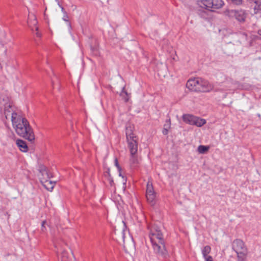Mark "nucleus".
Returning <instances> with one entry per match:
<instances>
[{
    "label": "nucleus",
    "mask_w": 261,
    "mask_h": 261,
    "mask_svg": "<svg viewBox=\"0 0 261 261\" xmlns=\"http://www.w3.org/2000/svg\"><path fill=\"white\" fill-rule=\"evenodd\" d=\"M148 236L154 253L163 258H167L169 254L166 250L163 233L160 227L155 224L147 225Z\"/></svg>",
    "instance_id": "1"
},
{
    "label": "nucleus",
    "mask_w": 261,
    "mask_h": 261,
    "mask_svg": "<svg viewBox=\"0 0 261 261\" xmlns=\"http://www.w3.org/2000/svg\"><path fill=\"white\" fill-rule=\"evenodd\" d=\"M12 125L17 134L33 142L35 140L33 130L28 120L18 113L12 115Z\"/></svg>",
    "instance_id": "2"
},
{
    "label": "nucleus",
    "mask_w": 261,
    "mask_h": 261,
    "mask_svg": "<svg viewBox=\"0 0 261 261\" xmlns=\"http://www.w3.org/2000/svg\"><path fill=\"white\" fill-rule=\"evenodd\" d=\"M232 249L237 254L238 261H245L248 255V249L244 242L240 239H236L232 243Z\"/></svg>",
    "instance_id": "3"
},
{
    "label": "nucleus",
    "mask_w": 261,
    "mask_h": 261,
    "mask_svg": "<svg viewBox=\"0 0 261 261\" xmlns=\"http://www.w3.org/2000/svg\"><path fill=\"white\" fill-rule=\"evenodd\" d=\"M186 86L190 91L201 92H209L214 87L210 83H186Z\"/></svg>",
    "instance_id": "4"
},
{
    "label": "nucleus",
    "mask_w": 261,
    "mask_h": 261,
    "mask_svg": "<svg viewBox=\"0 0 261 261\" xmlns=\"http://www.w3.org/2000/svg\"><path fill=\"white\" fill-rule=\"evenodd\" d=\"M133 127L130 124H127L126 126V136L128 144V148L132 151L136 150V145H138L137 137L133 133Z\"/></svg>",
    "instance_id": "5"
},
{
    "label": "nucleus",
    "mask_w": 261,
    "mask_h": 261,
    "mask_svg": "<svg viewBox=\"0 0 261 261\" xmlns=\"http://www.w3.org/2000/svg\"><path fill=\"white\" fill-rule=\"evenodd\" d=\"M183 121L190 125H195L198 127H201L206 123V120L201 119L190 114H184L182 115Z\"/></svg>",
    "instance_id": "6"
},
{
    "label": "nucleus",
    "mask_w": 261,
    "mask_h": 261,
    "mask_svg": "<svg viewBox=\"0 0 261 261\" xmlns=\"http://www.w3.org/2000/svg\"><path fill=\"white\" fill-rule=\"evenodd\" d=\"M227 15L229 17H234L241 23L245 22L246 18L245 11L243 10H229L227 11Z\"/></svg>",
    "instance_id": "7"
},
{
    "label": "nucleus",
    "mask_w": 261,
    "mask_h": 261,
    "mask_svg": "<svg viewBox=\"0 0 261 261\" xmlns=\"http://www.w3.org/2000/svg\"><path fill=\"white\" fill-rule=\"evenodd\" d=\"M60 258L61 261H75L73 254L69 248L63 249L61 252Z\"/></svg>",
    "instance_id": "8"
},
{
    "label": "nucleus",
    "mask_w": 261,
    "mask_h": 261,
    "mask_svg": "<svg viewBox=\"0 0 261 261\" xmlns=\"http://www.w3.org/2000/svg\"><path fill=\"white\" fill-rule=\"evenodd\" d=\"M122 238L123 241V247L125 251L126 252L129 253L130 251L134 250L135 248V244L133 239L129 237L127 240L126 241L123 235L122 236Z\"/></svg>",
    "instance_id": "9"
},
{
    "label": "nucleus",
    "mask_w": 261,
    "mask_h": 261,
    "mask_svg": "<svg viewBox=\"0 0 261 261\" xmlns=\"http://www.w3.org/2000/svg\"><path fill=\"white\" fill-rule=\"evenodd\" d=\"M138 145H136V150L135 151H132L130 149H128L130 153V164L132 167L135 168L137 166L139 161L137 156Z\"/></svg>",
    "instance_id": "10"
},
{
    "label": "nucleus",
    "mask_w": 261,
    "mask_h": 261,
    "mask_svg": "<svg viewBox=\"0 0 261 261\" xmlns=\"http://www.w3.org/2000/svg\"><path fill=\"white\" fill-rule=\"evenodd\" d=\"M196 4L202 9L213 11L211 7V0H196Z\"/></svg>",
    "instance_id": "11"
},
{
    "label": "nucleus",
    "mask_w": 261,
    "mask_h": 261,
    "mask_svg": "<svg viewBox=\"0 0 261 261\" xmlns=\"http://www.w3.org/2000/svg\"><path fill=\"white\" fill-rule=\"evenodd\" d=\"M211 7L213 11L216 9H219L221 8L224 3L223 0H211Z\"/></svg>",
    "instance_id": "12"
},
{
    "label": "nucleus",
    "mask_w": 261,
    "mask_h": 261,
    "mask_svg": "<svg viewBox=\"0 0 261 261\" xmlns=\"http://www.w3.org/2000/svg\"><path fill=\"white\" fill-rule=\"evenodd\" d=\"M16 144L19 149L22 152H26L28 150V147L26 142L21 139H17Z\"/></svg>",
    "instance_id": "13"
},
{
    "label": "nucleus",
    "mask_w": 261,
    "mask_h": 261,
    "mask_svg": "<svg viewBox=\"0 0 261 261\" xmlns=\"http://www.w3.org/2000/svg\"><path fill=\"white\" fill-rule=\"evenodd\" d=\"M14 113H17L15 112L12 109V107L10 106H9V108H6L4 111V114L6 118L7 119L9 117H11V119L12 120V115Z\"/></svg>",
    "instance_id": "14"
},
{
    "label": "nucleus",
    "mask_w": 261,
    "mask_h": 261,
    "mask_svg": "<svg viewBox=\"0 0 261 261\" xmlns=\"http://www.w3.org/2000/svg\"><path fill=\"white\" fill-rule=\"evenodd\" d=\"M146 196L148 202L151 205H154L155 203V193L148 194L146 195Z\"/></svg>",
    "instance_id": "15"
},
{
    "label": "nucleus",
    "mask_w": 261,
    "mask_h": 261,
    "mask_svg": "<svg viewBox=\"0 0 261 261\" xmlns=\"http://www.w3.org/2000/svg\"><path fill=\"white\" fill-rule=\"evenodd\" d=\"M155 193L153 187L152 186V182L151 181H148L147 184L146 186V195H147L148 194H151Z\"/></svg>",
    "instance_id": "16"
},
{
    "label": "nucleus",
    "mask_w": 261,
    "mask_h": 261,
    "mask_svg": "<svg viewBox=\"0 0 261 261\" xmlns=\"http://www.w3.org/2000/svg\"><path fill=\"white\" fill-rule=\"evenodd\" d=\"M55 185V182L50 180H46L43 184V186L48 190L51 191Z\"/></svg>",
    "instance_id": "17"
},
{
    "label": "nucleus",
    "mask_w": 261,
    "mask_h": 261,
    "mask_svg": "<svg viewBox=\"0 0 261 261\" xmlns=\"http://www.w3.org/2000/svg\"><path fill=\"white\" fill-rule=\"evenodd\" d=\"M211 250V248L210 246H205L202 250L203 257H206V256L210 253Z\"/></svg>",
    "instance_id": "18"
},
{
    "label": "nucleus",
    "mask_w": 261,
    "mask_h": 261,
    "mask_svg": "<svg viewBox=\"0 0 261 261\" xmlns=\"http://www.w3.org/2000/svg\"><path fill=\"white\" fill-rule=\"evenodd\" d=\"M209 149L208 146L199 145L198 147V151L200 153H204L207 151Z\"/></svg>",
    "instance_id": "19"
},
{
    "label": "nucleus",
    "mask_w": 261,
    "mask_h": 261,
    "mask_svg": "<svg viewBox=\"0 0 261 261\" xmlns=\"http://www.w3.org/2000/svg\"><path fill=\"white\" fill-rule=\"evenodd\" d=\"M199 81H201V82H202L201 81V79L200 77H191L189 79H188L187 82H199Z\"/></svg>",
    "instance_id": "20"
},
{
    "label": "nucleus",
    "mask_w": 261,
    "mask_h": 261,
    "mask_svg": "<svg viewBox=\"0 0 261 261\" xmlns=\"http://www.w3.org/2000/svg\"><path fill=\"white\" fill-rule=\"evenodd\" d=\"M255 3L257 4V3L256 2H255ZM261 10V8H260V6L259 5H256L254 7V13L255 14L258 13L259 12V11Z\"/></svg>",
    "instance_id": "21"
},
{
    "label": "nucleus",
    "mask_w": 261,
    "mask_h": 261,
    "mask_svg": "<svg viewBox=\"0 0 261 261\" xmlns=\"http://www.w3.org/2000/svg\"><path fill=\"white\" fill-rule=\"evenodd\" d=\"M115 165L117 167L118 170L119 171V175L121 176V167H120V166L119 165L118 161V159L117 158H115Z\"/></svg>",
    "instance_id": "22"
},
{
    "label": "nucleus",
    "mask_w": 261,
    "mask_h": 261,
    "mask_svg": "<svg viewBox=\"0 0 261 261\" xmlns=\"http://www.w3.org/2000/svg\"><path fill=\"white\" fill-rule=\"evenodd\" d=\"M47 222L46 220H44L41 223V231L42 232H45L46 230V228L45 227V225L46 224Z\"/></svg>",
    "instance_id": "23"
},
{
    "label": "nucleus",
    "mask_w": 261,
    "mask_h": 261,
    "mask_svg": "<svg viewBox=\"0 0 261 261\" xmlns=\"http://www.w3.org/2000/svg\"><path fill=\"white\" fill-rule=\"evenodd\" d=\"M171 126V122L170 119H169L168 120L166 121V124H165L164 127L165 128H167L168 129H169Z\"/></svg>",
    "instance_id": "24"
},
{
    "label": "nucleus",
    "mask_w": 261,
    "mask_h": 261,
    "mask_svg": "<svg viewBox=\"0 0 261 261\" xmlns=\"http://www.w3.org/2000/svg\"><path fill=\"white\" fill-rule=\"evenodd\" d=\"M231 2L237 5H241L242 4L243 0H230Z\"/></svg>",
    "instance_id": "25"
},
{
    "label": "nucleus",
    "mask_w": 261,
    "mask_h": 261,
    "mask_svg": "<svg viewBox=\"0 0 261 261\" xmlns=\"http://www.w3.org/2000/svg\"><path fill=\"white\" fill-rule=\"evenodd\" d=\"M63 19L65 21H67V22H68L69 21V20H68V15H67V13H65V14L64 15V16L63 17Z\"/></svg>",
    "instance_id": "26"
},
{
    "label": "nucleus",
    "mask_w": 261,
    "mask_h": 261,
    "mask_svg": "<svg viewBox=\"0 0 261 261\" xmlns=\"http://www.w3.org/2000/svg\"><path fill=\"white\" fill-rule=\"evenodd\" d=\"M121 93H125L126 95H128L127 90L126 89V86L123 87Z\"/></svg>",
    "instance_id": "27"
},
{
    "label": "nucleus",
    "mask_w": 261,
    "mask_h": 261,
    "mask_svg": "<svg viewBox=\"0 0 261 261\" xmlns=\"http://www.w3.org/2000/svg\"><path fill=\"white\" fill-rule=\"evenodd\" d=\"M205 259V261H213V258L211 256H206V257H204Z\"/></svg>",
    "instance_id": "28"
},
{
    "label": "nucleus",
    "mask_w": 261,
    "mask_h": 261,
    "mask_svg": "<svg viewBox=\"0 0 261 261\" xmlns=\"http://www.w3.org/2000/svg\"><path fill=\"white\" fill-rule=\"evenodd\" d=\"M168 130H169V129L164 127L163 130V134L165 135H167L168 133Z\"/></svg>",
    "instance_id": "29"
},
{
    "label": "nucleus",
    "mask_w": 261,
    "mask_h": 261,
    "mask_svg": "<svg viewBox=\"0 0 261 261\" xmlns=\"http://www.w3.org/2000/svg\"><path fill=\"white\" fill-rule=\"evenodd\" d=\"M109 181L111 186H113L114 185V181L112 178H109Z\"/></svg>",
    "instance_id": "30"
},
{
    "label": "nucleus",
    "mask_w": 261,
    "mask_h": 261,
    "mask_svg": "<svg viewBox=\"0 0 261 261\" xmlns=\"http://www.w3.org/2000/svg\"><path fill=\"white\" fill-rule=\"evenodd\" d=\"M61 10L62 11V12L65 14V13H67L65 11V9L63 7H61Z\"/></svg>",
    "instance_id": "31"
},
{
    "label": "nucleus",
    "mask_w": 261,
    "mask_h": 261,
    "mask_svg": "<svg viewBox=\"0 0 261 261\" xmlns=\"http://www.w3.org/2000/svg\"><path fill=\"white\" fill-rule=\"evenodd\" d=\"M55 246L56 248H57L58 249H59V246L58 244L55 243Z\"/></svg>",
    "instance_id": "32"
},
{
    "label": "nucleus",
    "mask_w": 261,
    "mask_h": 261,
    "mask_svg": "<svg viewBox=\"0 0 261 261\" xmlns=\"http://www.w3.org/2000/svg\"><path fill=\"white\" fill-rule=\"evenodd\" d=\"M258 34L261 36V29L258 31Z\"/></svg>",
    "instance_id": "33"
},
{
    "label": "nucleus",
    "mask_w": 261,
    "mask_h": 261,
    "mask_svg": "<svg viewBox=\"0 0 261 261\" xmlns=\"http://www.w3.org/2000/svg\"><path fill=\"white\" fill-rule=\"evenodd\" d=\"M128 100V98H127L125 99V101H127Z\"/></svg>",
    "instance_id": "34"
},
{
    "label": "nucleus",
    "mask_w": 261,
    "mask_h": 261,
    "mask_svg": "<svg viewBox=\"0 0 261 261\" xmlns=\"http://www.w3.org/2000/svg\"><path fill=\"white\" fill-rule=\"evenodd\" d=\"M242 89H248V88H247V87H243V88H242Z\"/></svg>",
    "instance_id": "35"
},
{
    "label": "nucleus",
    "mask_w": 261,
    "mask_h": 261,
    "mask_svg": "<svg viewBox=\"0 0 261 261\" xmlns=\"http://www.w3.org/2000/svg\"><path fill=\"white\" fill-rule=\"evenodd\" d=\"M37 35L38 36H39V37L40 36L39 34L37 33Z\"/></svg>",
    "instance_id": "36"
},
{
    "label": "nucleus",
    "mask_w": 261,
    "mask_h": 261,
    "mask_svg": "<svg viewBox=\"0 0 261 261\" xmlns=\"http://www.w3.org/2000/svg\"><path fill=\"white\" fill-rule=\"evenodd\" d=\"M34 21H35L36 23L37 22L36 19H34Z\"/></svg>",
    "instance_id": "37"
},
{
    "label": "nucleus",
    "mask_w": 261,
    "mask_h": 261,
    "mask_svg": "<svg viewBox=\"0 0 261 261\" xmlns=\"http://www.w3.org/2000/svg\"><path fill=\"white\" fill-rule=\"evenodd\" d=\"M6 51H7V50H6H6H5V54L6 53Z\"/></svg>",
    "instance_id": "38"
}]
</instances>
